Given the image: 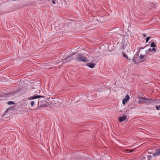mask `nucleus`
<instances>
[{
  "mask_svg": "<svg viewBox=\"0 0 160 160\" xmlns=\"http://www.w3.org/2000/svg\"><path fill=\"white\" fill-rule=\"evenodd\" d=\"M15 93V92H9L7 93L3 92L0 93V98L5 97L6 98L14 95ZM0 100L1 99H0Z\"/></svg>",
  "mask_w": 160,
  "mask_h": 160,
  "instance_id": "nucleus-1",
  "label": "nucleus"
},
{
  "mask_svg": "<svg viewBox=\"0 0 160 160\" xmlns=\"http://www.w3.org/2000/svg\"><path fill=\"white\" fill-rule=\"evenodd\" d=\"M77 60L79 62H89L87 57H83L80 54H79L77 57Z\"/></svg>",
  "mask_w": 160,
  "mask_h": 160,
  "instance_id": "nucleus-2",
  "label": "nucleus"
},
{
  "mask_svg": "<svg viewBox=\"0 0 160 160\" xmlns=\"http://www.w3.org/2000/svg\"><path fill=\"white\" fill-rule=\"evenodd\" d=\"M45 101L44 98L42 99H39L38 100V106H39L40 107H47L48 106V105L45 104L43 103L42 102L43 101L44 102Z\"/></svg>",
  "mask_w": 160,
  "mask_h": 160,
  "instance_id": "nucleus-3",
  "label": "nucleus"
},
{
  "mask_svg": "<svg viewBox=\"0 0 160 160\" xmlns=\"http://www.w3.org/2000/svg\"><path fill=\"white\" fill-rule=\"evenodd\" d=\"M74 59L72 55H70L67 57L65 58L62 61V62L65 63L67 62H69L71 60Z\"/></svg>",
  "mask_w": 160,
  "mask_h": 160,
  "instance_id": "nucleus-4",
  "label": "nucleus"
},
{
  "mask_svg": "<svg viewBox=\"0 0 160 160\" xmlns=\"http://www.w3.org/2000/svg\"><path fill=\"white\" fill-rule=\"evenodd\" d=\"M44 97L42 96L37 95V94L31 97H28V100L34 99H35L41 97Z\"/></svg>",
  "mask_w": 160,
  "mask_h": 160,
  "instance_id": "nucleus-5",
  "label": "nucleus"
},
{
  "mask_svg": "<svg viewBox=\"0 0 160 160\" xmlns=\"http://www.w3.org/2000/svg\"><path fill=\"white\" fill-rule=\"evenodd\" d=\"M138 98L139 99L138 102L139 103H145L146 98L144 97H139Z\"/></svg>",
  "mask_w": 160,
  "mask_h": 160,
  "instance_id": "nucleus-6",
  "label": "nucleus"
},
{
  "mask_svg": "<svg viewBox=\"0 0 160 160\" xmlns=\"http://www.w3.org/2000/svg\"><path fill=\"white\" fill-rule=\"evenodd\" d=\"M79 155L76 153L73 154L70 158V160H78Z\"/></svg>",
  "mask_w": 160,
  "mask_h": 160,
  "instance_id": "nucleus-7",
  "label": "nucleus"
},
{
  "mask_svg": "<svg viewBox=\"0 0 160 160\" xmlns=\"http://www.w3.org/2000/svg\"><path fill=\"white\" fill-rule=\"evenodd\" d=\"M145 104H149L153 103V99L146 98Z\"/></svg>",
  "mask_w": 160,
  "mask_h": 160,
  "instance_id": "nucleus-8",
  "label": "nucleus"
},
{
  "mask_svg": "<svg viewBox=\"0 0 160 160\" xmlns=\"http://www.w3.org/2000/svg\"><path fill=\"white\" fill-rule=\"evenodd\" d=\"M130 99V97L128 95H127L124 98L122 101V104L123 105H124L127 102V101L129 100Z\"/></svg>",
  "mask_w": 160,
  "mask_h": 160,
  "instance_id": "nucleus-9",
  "label": "nucleus"
},
{
  "mask_svg": "<svg viewBox=\"0 0 160 160\" xmlns=\"http://www.w3.org/2000/svg\"><path fill=\"white\" fill-rule=\"evenodd\" d=\"M127 118V116H123L121 117H119L118 118V120L119 122H121L126 119Z\"/></svg>",
  "mask_w": 160,
  "mask_h": 160,
  "instance_id": "nucleus-10",
  "label": "nucleus"
},
{
  "mask_svg": "<svg viewBox=\"0 0 160 160\" xmlns=\"http://www.w3.org/2000/svg\"><path fill=\"white\" fill-rule=\"evenodd\" d=\"M147 154L146 153L142 154L140 157V159L141 160H144L146 158Z\"/></svg>",
  "mask_w": 160,
  "mask_h": 160,
  "instance_id": "nucleus-11",
  "label": "nucleus"
},
{
  "mask_svg": "<svg viewBox=\"0 0 160 160\" xmlns=\"http://www.w3.org/2000/svg\"><path fill=\"white\" fill-rule=\"evenodd\" d=\"M159 155H160V149H157L155 153H153L152 154V155L154 157Z\"/></svg>",
  "mask_w": 160,
  "mask_h": 160,
  "instance_id": "nucleus-12",
  "label": "nucleus"
},
{
  "mask_svg": "<svg viewBox=\"0 0 160 160\" xmlns=\"http://www.w3.org/2000/svg\"><path fill=\"white\" fill-rule=\"evenodd\" d=\"M95 64L94 63H88L87 64V65L91 68H94L95 66Z\"/></svg>",
  "mask_w": 160,
  "mask_h": 160,
  "instance_id": "nucleus-13",
  "label": "nucleus"
},
{
  "mask_svg": "<svg viewBox=\"0 0 160 160\" xmlns=\"http://www.w3.org/2000/svg\"><path fill=\"white\" fill-rule=\"evenodd\" d=\"M14 107H11L8 108L7 110L6 111V112L4 114V115L3 116H6V114H7V112H8V111H9V110H12V109H13V108H14Z\"/></svg>",
  "mask_w": 160,
  "mask_h": 160,
  "instance_id": "nucleus-14",
  "label": "nucleus"
},
{
  "mask_svg": "<svg viewBox=\"0 0 160 160\" xmlns=\"http://www.w3.org/2000/svg\"><path fill=\"white\" fill-rule=\"evenodd\" d=\"M160 102V100L153 99V103L158 104Z\"/></svg>",
  "mask_w": 160,
  "mask_h": 160,
  "instance_id": "nucleus-15",
  "label": "nucleus"
},
{
  "mask_svg": "<svg viewBox=\"0 0 160 160\" xmlns=\"http://www.w3.org/2000/svg\"><path fill=\"white\" fill-rule=\"evenodd\" d=\"M133 150L132 149H126L125 150V152L127 153H130L133 152Z\"/></svg>",
  "mask_w": 160,
  "mask_h": 160,
  "instance_id": "nucleus-16",
  "label": "nucleus"
},
{
  "mask_svg": "<svg viewBox=\"0 0 160 160\" xmlns=\"http://www.w3.org/2000/svg\"><path fill=\"white\" fill-rule=\"evenodd\" d=\"M150 47L152 48H155L156 47V45L154 42H152L150 44Z\"/></svg>",
  "mask_w": 160,
  "mask_h": 160,
  "instance_id": "nucleus-17",
  "label": "nucleus"
},
{
  "mask_svg": "<svg viewBox=\"0 0 160 160\" xmlns=\"http://www.w3.org/2000/svg\"><path fill=\"white\" fill-rule=\"evenodd\" d=\"M123 56L124 57V58H126L128 60H129L130 59H130V58H128L127 55L125 54L124 52H123Z\"/></svg>",
  "mask_w": 160,
  "mask_h": 160,
  "instance_id": "nucleus-18",
  "label": "nucleus"
},
{
  "mask_svg": "<svg viewBox=\"0 0 160 160\" xmlns=\"http://www.w3.org/2000/svg\"><path fill=\"white\" fill-rule=\"evenodd\" d=\"M147 157L148 158V159L147 160H152V156L151 155H147Z\"/></svg>",
  "mask_w": 160,
  "mask_h": 160,
  "instance_id": "nucleus-19",
  "label": "nucleus"
},
{
  "mask_svg": "<svg viewBox=\"0 0 160 160\" xmlns=\"http://www.w3.org/2000/svg\"><path fill=\"white\" fill-rule=\"evenodd\" d=\"M7 103L8 105H12L14 104L15 103L13 101H9L7 102Z\"/></svg>",
  "mask_w": 160,
  "mask_h": 160,
  "instance_id": "nucleus-20",
  "label": "nucleus"
},
{
  "mask_svg": "<svg viewBox=\"0 0 160 160\" xmlns=\"http://www.w3.org/2000/svg\"><path fill=\"white\" fill-rule=\"evenodd\" d=\"M144 56L142 55H141L139 57V58L140 59H143L144 58Z\"/></svg>",
  "mask_w": 160,
  "mask_h": 160,
  "instance_id": "nucleus-21",
  "label": "nucleus"
},
{
  "mask_svg": "<svg viewBox=\"0 0 160 160\" xmlns=\"http://www.w3.org/2000/svg\"><path fill=\"white\" fill-rule=\"evenodd\" d=\"M149 51V52H151L152 51V50L151 48H149L148 49L147 51H146V52L147 54H148L149 52H148V51Z\"/></svg>",
  "mask_w": 160,
  "mask_h": 160,
  "instance_id": "nucleus-22",
  "label": "nucleus"
},
{
  "mask_svg": "<svg viewBox=\"0 0 160 160\" xmlns=\"http://www.w3.org/2000/svg\"><path fill=\"white\" fill-rule=\"evenodd\" d=\"M135 58L134 57L132 58L133 61L134 62V63L135 64H138V63L136 61Z\"/></svg>",
  "mask_w": 160,
  "mask_h": 160,
  "instance_id": "nucleus-23",
  "label": "nucleus"
},
{
  "mask_svg": "<svg viewBox=\"0 0 160 160\" xmlns=\"http://www.w3.org/2000/svg\"><path fill=\"white\" fill-rule=\"evenodd\" d=\"M151 38V37H148L146 39V42H148V41L149 40L150 38Z\"/></svg>",
  "mask_w": 160,
  "mask_h": 160,
  "instance_id": "nucleus-24",
  "label": "nucleus"
},
{
  "mask_svg": "<svg viewBox=\"0 0 160 160\" xmlns=\"http://www.w3.org/2000/svg\"><path fill=\"white\" fill-rule=\"evenodd\" d=\"M35 104V102L34 101H32L31 102V105L32 107Z\"/></svg>",
  "mask_w": 160,
  "mask_h": 160,
  "instance_id": "nucleus-25",
  "label": "nucleus"
},
{
  "mask_svg": "<svg viewBox=\"0 0 160 160\" xmlns=\"http://www.w3.org/2000/svg\"><path fill=\"white\" fill-rule=\"evenodd\" d=\"M156 108L158 110H159L160 109V106H156Z\"/></svg>",
  "mask_w": 160,
  "mask_h": 160,
  "instance_id": "nucleus-26",
  "label": "nucleus"
},
{
  "mask_svg": "<svg viewBox=\"0 0 160 160\" xmlns=\"http://www.w3.org/2000/svg\"><path fill=\"white\" fill-rule=\"evenodd\" d=\"M152 51H154V52H156V49L153 48H152Z\"/></svg>",
  "mask_w": 160,
  "mask_h": 160,
  "instance_id": "nucleus-27",
  "label": "nucleus"
},
{
  "mask_svg": "<svg viewBox=\"0 0 160 160\" xmlns=\"http://www.w3.org/2000/svg\"><path fill=\"white\" fill-rule=\"evenodd\" d=\"M52 2L53 4H55L56 3L55 1L54 0H52Z\"/></svg>",
  "mask_w": 160,
  "mask_h": 160,
  "instance_id": "nucleus-28",
  "label": "nucleus"
},
{
  "mask_svg": "<svg viewBox=\"0 0 160 160\" xmlns=\"http://www.w3.org/2000/svg\"><path fill=\"white\" fill-rule=\"evenodd\" d=\"M41 108V107H40V106H38V107L36 108H35V109H37V110L39 108Z\"/></svg>",
  "mask_w": 160,
  "mask_h": 160,
  "instance_id": "nucleus-29",
  "label": "nucleus"
},
{
  "mask_svg": "<svg viewBox=\"0 0 160 160\" xmlns=\"http://www.w3.org/2000/svg\"><path fill=\"white\" fill-rule=\"evenodd\" d=\"M146 59H144V60H141L140 62H142L145 61H146Z\"/></svg>",
  "mask_w": 160,
  "mask_h": 160,
  "instance_id": "nucleus-30",
  "label": "nucleus"
},
{
  "mask_svg": "<svg viewBox=\"0 0 160 160\" xmlns=\"http://www.w3.org/2000/svg\"><path fill=\"white\" fill-rule=\"evenodd\" d=\"M122 46H123V48H122L121 49H122L123 50L125 49V48H124V45H123Z\"/></svg>",
  "mask_w": 160,
  "mask_h": 160,
  "instance_id": "nucleus-31",
  "label": "nucleus"
},
{
  "mask_svg": "<svg viewBox=\"0 0 160 160\" xmlns=\"http://www.w3.org/2000/svg\"><path fill=\"white\" fill-rule=\"evenodd\" d=\"M143 36L144 37V38L146 36L145 34H143Z\"/></svg>",
  "mask_w": 160,
  "mask_h": 160,
  "instance_id": "nucleus-32",
  "label": "nucleus"
},
{
  "mask_svg": "<svg viewBox=\"0 0 160 160\" xmlns=\"http://www.w3.org/2000/svg\"><path fill=\"white\" fill-rule=\"evenodd\" d=\"M75 54H76V53L73 52L72 53V55H72L73 56V55H75Z\"/></svg>",
  "mask_w": 160,
  "mask_h": 160,
  "instance_id": "nucleus-33",
  "label": "nucleus"
},
{
  "mask_svg": "<svg viewBox=\"0 0 160 160\" xmlns=\"http://www.w3.org/2000/svg\"><path fill=\"white\" fill-rule=\"evenodd\" d=\"M143 48H141V49H143Z\"/></svg>",
  "mask_w": 160,
  "mask_h": 160,
  "instance_id": "nucleus-34",
  "label": "nucleus"
},
{
  "mask_svg": "<svg viewBox=\"0 0 160 160\" xmlns=\"http://www.w3.org/2000/svg\"><path fill=\"white\" fill-rule=\"evenodd\" d=\"M95 57H93L92 58H95Z\"/></svg>",
  "mask_w": 160,
  "mask_h": 160,
  "instance_id": "nucleus-35",
  "label": "nucleus"
}]
</instances>
